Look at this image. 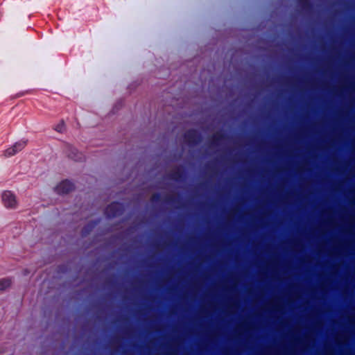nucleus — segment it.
Segmentation results:
<instances>
[{
    "label": "nucleus",
    "instance_id": "nucleus-1",
    "mask_svg": "<svg viewBox=\"0 0 355 355\" xmlns=\"http://www.w3.org/2000/svg\"><path fill=\"white\" fill-rule=\"evenodd\" d=\"M3 205L8 209H16L18 205L16 196L10 191H5L1 195Z\"/></svg>",
    "mask_w": 355,
    "mask_h": 355
},
{
    "label": "nucleus",
    "instance_id": "nucleus-2",
    "mask_svg": "<svg viewBox=\"0 0 355 355\" xmlns=\"http://www.w3.org/2000/svg\"><path fill=\"white\" fill-rule=\"evenodd\" d=\"M26 146V141L21 140L16 142L12 146L6 149L4 152L5 156L11 157L15 155L17 153L21 151Z\"/></svg>",
    "mask_w": 355,
    "mask_h": 355
},
{
    "label": "nucleus",
    "instance_id": "nucleus-3",
    "mask_svg": "<svg viewBox=\"0 0 355 355\" xmlns=\"http://www.w3.org/2000/svg\"><path fill=\"white\" fill-rule=\"evenodd\" d=\"M73 189V184L68 181L64 180L61 182L59 184L57 185L55 190L58 193H67L71 191Z\"/></svg>",
    "mask_w": 355,
    "mask_h": 355
},
{
    "label": "nucleus",
    "instance_id": "nucleus-4",
    "mask_svg": "<svg viewBox=\"0 0 355 355\" xmlns=\"http://www.w3.org/2000/svg\"><path fill=\"white\" fill-rule=\"evenodd\" d=\"M11 285V281L9 279H3L0 281V290L3 291Z\"/></svg>",
    "mask_w": 355,
    "mask_h": 355
}]
</instances>
